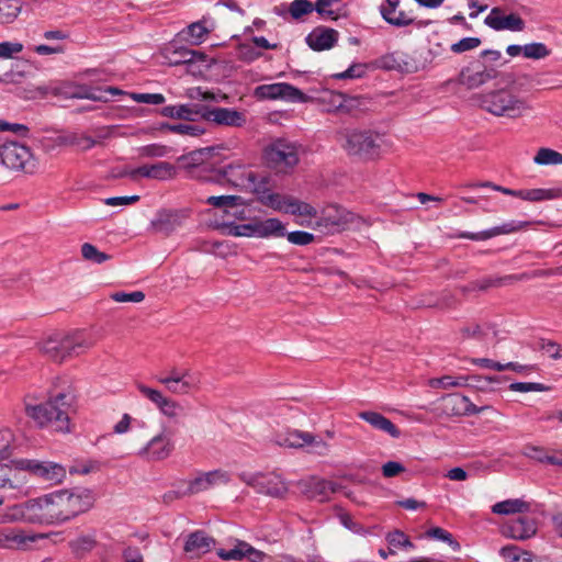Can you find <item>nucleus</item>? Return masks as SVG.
<instances>
[{
    "label": "nucleus",
    "instance_id": "obj_1",
    "mask_svg": "<svg viewBox=\"0 0 562 562\" xmlns=\"http://www.w3.org/2000/svg\"><path fill=\"white\" fill-rule=\"evenodd\" d=\"M41 524L69 520L89 510L94 502L89 490H60L36 498Z\"/></svg>",
    "mask_w": 562,
    "mask_h": 562
},
{
    "label": "nucleus",
    "instance_id": "obj_2",
    "mask_svg": "<svg viewBox=\"0 0 562 562\" xmlns=\"http://www.w3.org/2000/svg\"><path fill=\"white\" fill-rule=\"evenodd\" d=\"M335 137L348 157L363 162L380 160L392 145L384 134L367 127H344Z\"/></svg>",
    "mask_w": 562,
    "mask_h": 562
},
{
    "label": "nucleus",
    "instance_id": "obj_3",
    "mask_svg": "<svg viewBox=\"0 0 562 562\" xmlns=\"http://www.w3.org/2000/svg\"><path fill=\"white\" fill-rule=\"evenodd\" d=\"M75 396L70 391L65 390L50 394L41 404L29 402L30 396L24 397L25 414L40 427H52L55 431L67 434L71 431L69 412Z\"/></svg>",
    "mask_w": 562,
    "mask_h": 562
},
{
    "label": "nucleus",
    "instance_id": "obj_4",
    "mask_svg": "<svg viewBox=\"0 0 562 562\" xmlns=\"http://www.w3.org/2000/svg\"><path fill=\"white\" fill-rule=\"evenodd\" d=\"M94 340L81 333H54L36 342L38 352L55 363H63L67 358L78 353V349H90Z\"/></svg>",
    "mask_w": 562,
    "mask_h": 562
},
{
    "label": "nucleus",
    "instance_id": "obj_5",
    "mask_svg": "<svg viewBox=\"0 0 562 562\" xmlns=\"http://www.w3.org/2000/svg\"><path fill=\"white\" fill-rule=\"evenodd\" d=\"M479 99L481 106L495 116L519 119L531 110L527 100L516 94L512 87L482 93Z\"/></svg>",
    "mask_w": 562,
    "mask_h": 562
},
{
    "label": "nucleus",
    "instance_id": "obj_6",
    "mask_svg": "<svg viewBox=\"0 0 562 562\" xmlns=\"http://www.w3.org/2000/svg\"><path fill=\"white\" fill-rule=\"evenodd\" d=\"M132 436L134 453L147 462L164 461L171 457L175 451V441L165 431L153 436L148 440H146L147 436L142 429L134 430Z\"/></svg>",
    "mask_w": 562,
    "mask_h": 562
},
{
    "label": "nucleus",
    "instance_id": "obj_7",
    "mask_svg": "<svg viewBox=\"0 0 562 562\" xmlns=\"http://www.w3.org/2000/svg\"><path fill=\"white\" fill-rule=\"evenodd\" d=\"M0 160L3 167L18 173L34 175L37 169L31 148L18 142H5L0 146Z\"/></svg>",
    "mask_w": 562,
    "mask_h": 562
},
{
    "label": "nucleus",
    "instance_id": "obj_8",
    "mask_svg": "<svg viewBox=\"0 0 562 562\" xmlns=\"http://www.w3.org/2000/svg\"><path fill=\"white\" fill-rule=\"evenodd\" d=\"M263 157L269 167L278 172L289 173L299 164V145L278 138L266 146Z\"/></svg>",
    "mask_w": 562,
    "mask_h": 562
},
{
    "label": "nucleus",
    "instance_id": "obj_9",
    "mask_svg": "<svg viewBox=\"0 0 562 562\" xmlns=\"http://www.w3.org/2000/svg\"><path fill=\"white\" fill-rule=\"evenodd\" d=\"M359 220L360 217L345 207L328 205L323 209L314 228L322 234L333 235L349 229Z\"/></svg>",
    "mask_w": 562,
    "mask_h": 562
},
{
    "label": "nucleus",
    "instance_id": "obj_10",
    "mask_svg": "<svg viewBox=\"0 0 562 562\" xmlns=\"http://www.w3.org/2000/svg\"><path fill=\"white\" fill-rule=\"evenodd\" d=\"M222 147L211 146L192 150L178 157L177 162L181 169L188 172L192 178L204 179L209 176H202L204 171H214L211 159L218 154Z\"/></svg>",
    "mask_w": 562,
    "mask_h": 562
},
{
    "label": "nucleus",
    "instance_id": "obj_11",
    "mask_svg": "<svg viewBox=\"0 0 562 562\" xmlns=\"http://www.w3.org/2000/svg\"><path fill=\"white\" fill-rule=\"evenodd\" d=\"M239 479L258 493L270 497L284 498L289 492L288 483L277 473H241Z\"/></svg>",
    "mask_w": 562,
    "mask_h": 562
},
{
    "label": "nucleus",
    "instance_id": "obj_12",
    "mask_svg": "<svg viewBox=\"0 0 562 562\" xmlns=\"http://www.w3.org/2000/svg\"><path fill=\"white\" fill-rule=\"evenodd\" d=\"M254 173L255 171L248 166L241 162H233L212 171V175L205 179L218 183H228L234 188L246 191L248 187H252L251 179L254 178Z\"/></svg>",
    "mask_w": 562,
    "mask_h": 562
},
{
    "label": "nucleus",
    "instance_id": "obj_13",
    "mask_svg": "<svg viewBox=\"0 0 562 562\" xmlns=\"http://www.w3.org/2000/svg\"><path fill=\"white\" fill-rule=\"evenodd\" d=\"M441 411L442 414L449 417L479 414L484 411H492L495 415H498V412L494 411L492 406L485 405L477 407L471 403L467 396H463L459 393L443 396Z\"/></svg>",
    "mask_w": 562,
    "mask_h": 562
},
{
    "label": "nucleus",
    "instance_id": "obj_14",
    "mask_svg": "<svg viewBox=\"0 0 562 562\" xmlns=\"http://www.w3.org/2000/svg\"><path fill=\"white\" fill-rule=\"evenodd\" d=\"M22 470L29 471L33 475L50 483H60L66 477V469L56 462L22 460L19 462Z\"/></svg>",
    "mask_w": 562,
    "mask_h": 562
},
{
    "label": "nucleus",
    "instance_id": "obj_15",
    "mask_svg": "<svg viewBox=\"0 0 562 562\" xmlns=\"http://www.w3.org/2000/svg\"><path fill=\"white\" fill-rule=\"evenodd\" d=\"M255 95L258 99L270 100L281 99L300 102H305L307 100L301 90L285 82L258 86L255 89Z\"/></svg>",
    "mask_w": 562,
    "mask_h": 562
},
{
    "label": "nucleus",
    "instance_id": "obj_16",
    "mask_svg": "<svg viewBox=\"0 0 562 562\" xmlns=\"http://www.w3.org/2000/svg\"><path fill=\"white\" fill-rule=\"evenodd\" d=\"M190 211L182 210H161L155 218L150 222V228L155 233L170 235L178 227L182 226L184 221L189 217Z\"/></svg>",
    "mask_w": 562,
    "mask_h": 562
},
{
    "label": "nucleus",
    "instance_id": "obj_17",
    "mask_svg": "<svg viewBox=\"0 0 562 562\" xmlns=\"http://www.w3.org/2000/svg\"><path fill=\"white\" fill-rule=\"evenodd\" d=\"M122 176L137 180L139 177L165 181L177 177V168L170 162L159 161L153 165H143L138 168L124 171Z\"/></svg>",
    "mask_w": 562,
    "mask_h": 562
},
{
    "label": "nucleus",
    "instance_id": "obj_18",
    "mask_svg": "<svg viewBox=\"0 0 562 562\" xmlns=\"http://www.w3.org/2000/svg\"><path fill=\"white\" fill-rule=\"evenodd\" d=\"M552 270H537L532 274L529 273H521V274H508L504 277H496V278H485L482 280L473 281L468 286L462 288L463 292L468 291H486L490 288H501L504 285L513 284L517 281H522L526 279H529L531 277H543V276H550L552 274Z\"/></svg>",
    "mask_w": 562,
    "mask_h": 562
},
{
    "label": "nucleus",
    "instance_id": "obj_19",
    "mask_svg": "<svg viewBox=\"0 0 562 562\" xmlns=\"http://www.w3.org/2000/svg\"><path fill=\"white\" fill-rule=\"evenodd\" d=\"M202 119L216 125L241 127L247 119L244 112L227 108L203 106Z\"/></svg>",
    "mask_w": 562,
    "mask_h": 562
},
{
    "label": "nucleus",
    "instance_id": "obj_20",
    "mask_svg": "<svg viewBox=\"0 0 562 562\" xmlns=\"http://www.w3.org/2000/svg\"><path fill=\"white\" fill-rule=\"evenodd\" d=\"M231 481L229 474L223 470H214L202 472L193 480L188 482V486L183 490L182 495H194L220 484H227Z\"/></svg>",
    "mask_w": 562,
    "mask_h": 562
},
{
    "label": "nucleus",
    "instance_id": "obj_21",
    "mask_svg": "<svg viewBox=\"0 0 562 562\" xmlns=\"http://www.w3.org/2000/svg\"><path fill=\"white\" fill-rule=\"evenodd\" d=\"M18 521L41 524V517L38 514L36 499H31L23 504L13 505L11 507H8L2 514H0L1 524Z\"/></svg>",
    "mask_w": 562,
    "mask_h": 562
},
{
    "label": "nucleus",
    "instance_id": "obj_22",
    "mask_svg": "<svg viewBox=\"0 0 562 562\" xmlns=\"http://www.w3.org/2000/svg\"><path fill=\"white\" fill-rule=\"evenodd\" d=\"M297 487L308 498H319L321 501H325L329 494L336 492L335 483L316 476L299 481Z\"/></svg>",
    "mask_w": 562,
    "mask_h": 562
},
{
    "label": "nucleus",
    "instance_id": "obj_23",
    "mask_svg": "<svg viewBox=\"0 0 562 562\" xmlns=\"http://www.w3.org/2000/svg\"><path fill=\"white\" fill-rule=\"evenodd\" d=\"M484 22L496 31L509 30L519 32L525 27V22L518 14L503 15V11L499 8H493Z\"/></svg>",
    "mask_w": 562,
    "mask_h": 562
},
{
    "label": "nucleus",
    "instance_id": "obj_24",
    "mask_svg": "<svg viewBox=\"0 0 562 562\" xmlns=\"http://www.w3.org/2000/svg\"><path fill=\"white\" fill-rule=\"evenodd\" d=\"M537 532L535 519L529 517H519L505 524L502 533L516 540H526L533 537Z\"/></svg>",
    "mask_w": 562,
    "mask_h": 562
},
{
    "label": "nucleus",
    "instance_id": "obj_25",
    "mask_svg": "<svg viewBox=\"0 0 562 562\" xmlns=\"http://www.w3.org/2000/svg\"><path fill=\"white\" fill-rule=\"evenodd\" d=\"M215 546V539L207 536L202 530L191 532L184 543V552L191 554L192 558H199L202 554L211 551Z\"/></svg>",
    "mask_w": 562,
    "mask_h": 562
},
{
    "label": "nucleus",
    "instance_id": "obj_26",
    "mask_svg": "<svg viewBox=\"0 0 562 562\" xmlns=\"http://www.w3.org/2000/svg\"><path fill=\"white\" fill-rule=\"evenodd\" d=\"M37 536L26 535L16 528H4L0 530V548L24 549L29 542H34Z\"/></svg>",
    "mask_w": 562,
    "mask_h": 562
},
{
    "label": "nucleus",
    "instance_id": "obj_27",
    "mask_svg": "<svg viewBox=\"0 0 562 562\" xmlns=\"http://www.w3.org/2000/svg\"><path fill=\"white\" fill-rule=\"evenodd\" d=\"M400 0H385L380 7L382 18L391 25L404 27L413 24L414 19L404 11H397Z\"/></svg>",
    "mask_w": 562,
    "mask_h": 562
},
{
    "label": "nucleus",
    "instance_id": "obj_28",
    "mask_svg": "<svg viewBox=\"0 0 562 562\" xmlns=\"http://www.w3.org/2000/svg\"><path fill=\"white\" fill-rule=\"evenodd\" d=\"M527 225H528V222H520V223L509 222V223H505L501 226H496V227H493L491 229L483 231L480 233H461L457 237L458 238H468V239H472V240H486L488 238H492V237H495L498 235L515 233V232L526 227Z\"/></svg>",
    "mask_w": 562,
    "mask_h": 562
},
{
    "label": "nucleus",
    "instance_id": "obj_29",
    "mask_svg": "<svg viewBox=\"0 0 562 562\" xmlns=\"http://www.w3.org/2000/svg\"><path fill=\"white\" fill-rule=\"evenodd\" d=\"M24 484L22 469L0 461V490H19Z\"/></svg>",
    "mask_w": 562,
    "mask_h": 562
},
{
    "label": "nucleus",
    "instance_id": "obj_30",
    "mask_svg": "<svg viewBox=\"0 0 562 562\" xmlns=\"http://www.w3.org/2000/svg\"><path fill=\"white\" fill-rule=\"evenodd\" d=\"M337 37L338 32L333 29H317L306 37V42L314 50H325L334 46Z\"/></svg>",
    "mask_w": 562,
    "mask_h": 562
},
{
    "label": "nucleus",
    "instance_id": "obj_31",
    "mask_svg": "<svg viewBox=\"0 0 562 562\" xmlns=\"http://www.w3.org/2000/svg\"><path fill=\"white\" fill-rule=\"evenodd\" d=\"M494 77V69L474 70L471 67H467L461 70L459 82L469 89H474L493 79Z\"/></svg>",
    "mask_w": 562,
    "mask_h": 562
},
{
    "label": "nucleus",
    "instance_id": "obj_32",
    "mask_svg": "<svg viewBox=\"0 0 562 562\" xmlns=\"http://www.w3.org/2000/svg\"><path fill=\"white\" fill-rule=\"evenodd\" d=\"M359 417L369 423L375 429L384 431L393 438H398L401 436L400 429L389 418L384 417L380 413L372 411L360 412Z\"/></svg>",
    "mask_w": 562,
    "mask_h": 562
},
{
    "label": "nucleus",
    "instance_id": "obj_33",
    "mask_svg": "<svg viewBox=\"0 0 562 562\" xmlns=\"http://www.w3.org/2000/svg\"><path fill=\"white\" fill-rule=\"evenodd\" d=\"M206 203L218 209H223L225 213L231 214L235 217L243 218L244 211L236 210L231 212L238 206L244 205V199L239 195H218L209 196Z\"/></svg>",
    "mask_w": 562,
    "mask_h": 562
},
{
    "label": "nucleus",
    "instance_id": "obj_34",
    "mask_svg": "<svg viewBox=\"0 0 562 562\" xmlns=\"http://www.w3.org/2000/svg\"><path fill=\"white\" fill-rule=\"evenodd\" d=\"M203 106L202 105H168L161 110V115L171 119L193 121L195 116L202 119Z\"/></svg>",
    "mask_w": 562,
    "mask_h": 562
},
{
    "label": "nucleus",
    "instance_id": "obj_35",
    "mask_svg": "<svg viewBox=\"0 0 562 562\" xmlns=\"http://www.w3.org/2000/svg\"><path fill=\"white\" fill-rule=\"evenodd\" d=\"M300 449L307 448L310 453L325 456L329 451V445L321 437L308 431L300 430Z\"/></svg>",
    "mask_w": 562,
    "mask_h": 562
},
{
    "label": "nucleus",
    "instance_id": "obj_36",
    "mask_svg": "<svg viewBox=\"0 0 562 562\" xmlns=\"http://www.w3.org/2000/svg\"><path fill=\"white\" fill-rule=\"evenodd\" d=\"M518 198L530 202H539L543 200H553L562 198V189H531L519 190Z\"/></svg>",
    "mask_w": 562,
    "mask_h": 562
},
{
    "label": "nucleus",
    "instance_id": "obj_37",
    "mask_svg": "<svg viewBox=\"0 0 562 562\" xmlns=\"http://www.w3.org/2000/svg\"><path fill=\"white\" fill-rule=\"evenodd\" d=\"M321 101L327 105L325 111L328 113L349 111V108L346 105L348 98L344 93L327 91L321 97Z\"/></svg>",
    "mask_w": 562,
    "mask_h": 562
},
{
    "label": "nucleus",
    "instance_id": "obj_38",
    "mask_svg": "<svg viewBox=\"0 0 562 562\" xmlns=\"http://www.w3.org/2000/svg\"><path fill=\"white\" fill-rule=\"evenodd\" d=\"M529 507L530 505L522 499H506L494 504L492 512L497 515H512L517 513H525L529 510Z\"/></svg>",
    "mask_w": 562,
    "mask_h": 562
},
{
    "label": "nucleus",
    "instance_id": "obj_39",
    "mask_svg": "<svg viewBox=\"0 0 562 562\" xmlns=\"http://www.w3.org/2000/svg\"><path fill=\"white\" fill-rule=\"evenodd\" d=\"M158 383L166 386V389L177 395H187L192 390L198 389V383L194 382L191 378L183 379L182 382H179L175 379H156Z\"/></svg>",
    "mask_w": 562,
    "mask_h": 562
},
{
    "label": "nucleus",
    "instance_id": "obj_40",
    "mask_svg": "<svg viewBox=\"0 0 562 562\" xmlns=\"http://www.w3.org/2000/svg\"><path fill=\"white\" fill-rule=\"evenodd\" d=\"M97 547V540L93 535H80L69 542L71 552L77 558H82Z\"/></svg>",
    "mask_w": 562,
    "mask_h": 562
},
{
    "label": "nucleus",
    "instance_id": "obj_41",
    "mask_svg": "<svg viewBox=\"0 0 562 562\" xmlns=\"http://www.w3.org/2000/svg\"><path fill=\"white\" fill-rule=\"evenodd\" d=\"M284 213L297 216H317V211L314 206L293 196H289V199H286V207Z\"/></svg>",
    "mask_w": 562,
    "mask_h": 562
},
{
    "label": "nucleus",
    "instance_id": "obj_42",
    "mask_svg": "<svg viewBox=\"0 0 562 562\" xmlns=\"http://www.w3.org/2000/svg\"><path fill=\"white\" fill-rule=\"evenodd\" d=\"M260 238L285 236V226L279 218L260 220Z\"/></svg>",
    "mask_w": 562,
    "mask_h": 562
},
{
    "label": "nucleus",
    "instance_id": "obj_43",
    "mask_svg": "<svg viewBox=\"0 0 562 562\" xmlns=\"http://www.w3.org/2000/svg\"><path fill=\"white\" fill-rule=\"evenodd\" d=\"M160 130L168 131V132L176 133V134H181V135H190V136H200L204 133V130L202 127H200L199 125H191V124H184V123H179V124L164 123V124H161Z\"/></svg>",
    "mask_w": 562,
    "mask_h": 562
},
{
    "label": "nucleus",
    "instance_id": "obj_44",
    "mask_svg": "<svg viewBox=\"0 0 562 562\" xmlns=\"http://www.w3.org/2000/svg\"><path fill=\"white\" fill-rule=\"evenodd\" d=\"M537 165H562V154L551 148L541 147L533 157Z\"/></svg>",
    "mask_w": 562,
    "mask_h": 562
},
{
    "label": "nucleus",
    "instance_id": "obj_45",
    "mask_svg": "<svg viewBox=\"0 0 562 562\" xmlns=\"http://www.w3.org/2000/svg\"><path fill=\"white\" fill-rule=\"evenodd\" d=\"M378 66L385 70H404L407 66L398 53H389L378 59Z\"/></svg>",
    "mask_w": 562,
    "mask_h": 562
},
{
    "label": "nucleus",
    "instance_id": "obj_46",
    "mask_svg": "<svg viewBox=\"0 0 562 562\" xmlns=\"http://www.w3.org/2000/svg\"><path fill=\"white\" fill-rule=\"evenodd\" d=\"M20 12L18 0H0V24L12 22Z\"/></svg>",
    "mask_w": 562,
    "mask_h": 562
},
{
    "label": "nucleus",
    "instance_id": "obj_47",
    "mask_svg": "<svg viewBox=\"0 0 562 562\" xmlns=\"http://www.w3.org/2000/svg\"><path fill=\"white\" fill-rule=\"evenodd\" d=\"M456 303V299L451 293L445 292L440 296L432 299L426 297L418 303V306L435 307V308H448L452 307Z\"/></svg>",
    "mask_w": 562,
    "mask_h": 562
},
{
    "label": "nucleus",
    "instance_id": "obj_48",
    "mask_svg": "<svg viewBox=\"0 0 562 562\" xmlns=\"http://www.w3.org/2000/svg\"><path fill=\"white\" fill-rule=\"evenodd\" d=\"M289 196L290 195H282L270 191L267 194L261 195V200L259 202L276 211L285 212L286 199H289Z\"/></svg>",
    "mask_w": 562,
    "mask_h": 562
},
{
    "label": "nucleus",
    "instance_id": "obj_49",
    "mask_svg": "<svg viewBox=\"0 0 562 562\" xmlns=\"http://www.w3.org/2000/svg\"><path fill=\"white\" fill-rule=\"evenodd\" d=\"M270 181V177L259 176L255 172L254 178L251 179L252 187H248L246 191L255 193L258 196V201H260L261 195H265L271 191Z\"/></svg>",
    "mask_w": 562,
    "mask_h": 562
},
{
    "label": "nucleus",
    "instance_id": "obj_50",
    "mask_svg": "<svg viewBox=\"0 0 562 562\" xmlns=\"http://www.w3.org/2000/svg\"><path fill=\"white\" fill-rule=\"evenodd\" d=\"M210 33V30L205 25V19L193 22L187 27V34L191 37L192 44H201L205 36Z\"/></svg>",
    "mask_w": 562,
    "mask_h": 562
},
{
    "label": "nucleus",
    "instance_id": "obj_51",
    "mask_svg": "<svg viewBox=\"0 0 562 562\" xmlns=\"http://www.w3.org/2000/svg\"><path fill=\"white\" fill-rule=\"evenodd\" d=\"M37 89L43 95H46L47 93H53L54 95L65 94L67 97H71V98H87V99H91L94 101H108V98H105L102 93H100V94H98V93L80 94V93H75V92L68 93V92H64L61 90V88H59V87H53V88L38 87Z\"/></svg>",
    "mask_w": 562,
    "mask_h": 562
},
{
    "label": "nucleus",
    "instance_id": "obj_52",
    "mask_svg": "<svg viewBox=\"0 0 562 562\" xmlns=\"http://www.w3.org/2000/svg\"><path fill=\"white\" fill-rule=\"evenodd\" d=\"M82 258L94 263H102L110 259V256L100 251L94 245L85 243L81 246Z\"/></svg>",
    "mask_w": 562,
    "mask_h": 562
},
{
    "label": "nucleus",
    "instance_id": "obj_53",
    "mask_svg": "<svg viewBox=\"0 0 562 562\" xmlns=\"http://www.w3.org/2000/svg\"><path fill=\"white\" fill-rule=\"evenodd\" d=\"M158 409L164 416L171 419L178 418L183 413L182 405L169 396L164 400Z\"/></svg>",
    "mask_w": 562,
    "mask_h": 562
},
{
    "label": "nucleus",
    "instance_id": "obj_54",
    "mask_svg": "<svg viewBox=\"0 0 562 562\" xmlns=\"http://www.w3.org/2000/svg\"><path fill=\"white\" fill-rule=\"evenodd\" d=\"M171 149L162 144H149L138 148V155L142 158H161Z\"/></svg>",
    "mask_w": 562,
    "mask_h": 562
},
{
    "label": "nucleus",
    "instance_id": "obj_55",
    "mask_svg": "<svg viewBox=\"0 0 562 562\" xmlns=\"http://www.w3.org/2000/svg\"><path fill=\"white\" fill-rule=\"evenodd\" d=\"M426 537L447 542L453 551H459L461 548L460 543L452 537V535L440 527H434L426 531Z\"/></svg>",
    "mask_w": 562,
    "mask_h": 562
},
{
    "label": "nucleus",
    "instance_id": "obj_56",
    "mask_svg": "<svg viewBox=\"0 0 562 562\" xmlns=\"http://www.w3.org/2000/svg\"><path fill=\"white\" fill-rule=\"evenodd\" d=\"M136 387L142 393V395L145 396L153 404H155L157 406V408L160 406V404L167 397L161 391H159L157 389L149 387L143 383H137Z\"/></svg>",
    "mask_w": 562,
    "mask_h": 562
},
{
    "label": "nucleus",
    "instance_id": "obj_57",
    "mask_svg": "<svg viewBox=\"0 0 562 562\" xmlns=\"http://www.w3.org/2000/svg\"><path fill=\"white\" fill-rule=\"evenodd\" d=\"M13 432L10 429H0V461L7 460L11 456Z\"/></svg>",
    "mask_w": 562,
    "mask_h": 562
},
{
    "label": "nucleus",
    "instance_id": "obj_58",
    "mask_svg": "<svg viewBox=\"0 0 562 562\" xmlns=\"http://www.w3.org/2000/svg\"><path fill=\"white\" fill-rule=\"evenodd\" d=\"M550 50L542 43H531L524 46V56L531 59H541L547 57Z\"/></svg>",
    "mask_w": 562,
    "mask_h": 562
},
{
    "label": "nucleus",
    "instance_id": "obj_59",
    "mask_svg": "<svg viewBox=\"0 0 562 562\" xmlns=\"http://www.w3.org/2000/svg\"><path fill=\"white\" fill-rule=\"evenodd\" d=\"M314 10V4L310 0H294L290 4V13L292 18L300 19L303 15L311 13Z\"/></svg>",
    "mask_w": 562,
    "mask_h": 562
},
{
    "label": "nucleus",
    "instance_id": "obj_60",
    "mask_svg": "<svg viewBox=\"0 0 562 562\" xmlns=\"http://www.w3.org/2000/svg\"><path fill=\"white\" fill-rule=\"evenodd\" d=\"M386 541L391 547L394 548H414V543L401 530H395L386 535Z\"/></svg>",
    "mask_w": 562,
    "mask_h": 562
},
{
    "label": "nucleus",
    "instance_id": "obj_61",
    "mask_svg": "<svg viewBox=\"0 0 562 562\" xmlns=\"http://www.w3.org/2000/svg\"><path fill=\"white\" fill-rule=\"evenodd\" d=\"M240 544H246L245 541L243 540H237L236 541V546L234 549H231V550H225V549H220L217 551V555L223 559V560H226V561H229V560H235V561H239V560H243L245 558V550L241 549V546Z\"/></svg>",
    "mask_w": 562,
    "mask_h": 562
},
{
    "label": "nucleus",
    "instance_id": "obj_62",
    "mask_svg": "<svg viewBox=\"0 0 562 562\" xmlns=\"http://www.w3.org/2000/svg\"><path fill=\"white\" fill-rule=\"evenodd\" d=\"M285 236L291 244L299 246H306L315 240L313 234L303 231H295L291 233L285 232Z\"/></svg>",
    "mask_w": 562,
    "mask_h": 562
},
{
    "label": "nucleus",
    "instance_id": "obj_63",
    "mask_svg": "<svg viewBox=\"0 0 562 562\" xmlns=\"http://www.w3.org/2000/svg\"><path fill=\"white\" fill-rule=\"evenodd\" d=\"M173 55L176 56L173 59H170V64L171 65H180V64H188V63H192L196 56L199 57H202L203 55L195 52V50H190V49H186V48H181L179 50H176L173 53Z\"/></svg>",
    "mask_w": 562,
    "mask_h": 562
},
{
    "label": "nucleus",
    "instance_id": "obj_64",
    "mask_svg": "<svg viewBox=\"0 0 562 562\" xmlns=\"http://www.w3.org/2000/svg\"><path fill=\"white\" fill-rule=\"evenodd\" d=\"M481 45V40L477 37H465L460 40L459 42L452 44L451 50L453 53L460 54L467 50L474 49Z\"/></svg>",
    "mask_w": 562,
    "mask_h": 562
}]
</instances>
